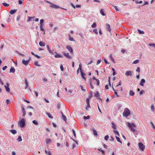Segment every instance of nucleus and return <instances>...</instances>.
I'll use <instances>...</instances> for the list:
<instances>
[{"label":"nucleus","instance_id":"59","mask_svg":"<svg viewBox=\"0 0 155 155\" xmlns=\"http://www.w3.org/2000/svg\"><path fill=\"white\" fill-rule=\"evenodd\" d=\"M80 87H81V90H82L83 91H86L85 89H83V86H81V85H80Z\"/></svg>","mask_w":155,"mask_h":155},{"label":"nucleus","instance_id":"38","mask_svg":"<svg viewBox=\"0 0 155 155\" xmlns=\"http://www.w3.org/2000/svg\"><path fill=\"white\" fill-rule=\"evenodd\" d=\"M2 5L8 7L9 6V4L5 3L4 2L2 3Z\"/></svg>","mask_w":155,"mask_h":155},{"label":"nucleus","instance_id":"11","mask_svg":"<svg viewBox=\"0 0 155 155\" xmlns=\"http://www.w3.org/2000/svg\"><path fill=\"white\" fill-rule=\"evenodd\" d=\"M55 54L54 55V57L56 58H63V56L60 54H58L56 52H55Z\"/></svg>","mask_w":155,"mask_h":155},{"label":"nucleus","instance_id":"44","mask_svg":"<svg viewBox=\"0 0 155 155\" xmlns=\"http://www.w3.org/2000/svg\"><path fill=\"white\" fill-rule=\"evenodd\" d=\"M90 116L88 115V116H87L86 117L85 116H84V117L83 118H84V119H89L90 118Z\"/></svg>","mask_w":155,"mask_h":155},{"label":"nucleus","instance_id":"63","mask_svg":"<svg viewBox=\"0 0 155 155\" xmlns=\"http://www.w3.org/2000/svg\"><path fill=\"white\" fill-rule=\"evenodd\" d=\"M10 103V101L8 99H7L6 100V103L7 105L8 104Z\"/></svg>","mask_w":155,"mask_h":155},{"label":"nucleus","instance_id":"45","mask_svg":"<svg viewBox=\"0 0 155 155\" xmlns=\"http://www.w3.org/2000/svg\"><path fill=\"white\" fill-rule=\"evenodd\" d=\"M32 123L35 125H38V123L36 120H33L32 121Z\"/></svg>","mask_w":155,"mask_h":155},{"label":"nucleus","instance_id":"42","mask_svg":"<svg viewBox=\"0 0 155 155\" xmlns=\"http://www.w3.org/2000/svg\"><path fill=\"white\" fill-rule=\"evenodd\" d=\"M99 95V93L98 91H97L94 94V96L96 97H98Z\"/></svg>","mask_w":155,"mask_h":155},{"label":"nucleus","instance_id":"46","mask_svg":"<svg viewBox=\"0 0 155 155\" xmlns=\"http://www.w3.org/2000/svg\"><path fill=\"white\" fill-rule=\"evenodd\" d=\"M93 32L96 34H98V32L97 31V30L96 29H94L93 30Z\"/></svg>","mask_w":155,"mask_h":155},{"label":"nucleus","instance_id":"39","mask_svg":"<svg viewBox=\"0 0 155 155\" xmlns=\"http://www.w3.org/2000/svg\"><path fill=\"white\" fill-rule=\"evenodd\" d=\"M69 39L71 41H74V39L72 37H71L70 35H69Z\"/></svg>","mask_w":155,"mask_h":155},{"label":"nucleus","instance_id":"2","mask_svg":"<svg viewBox=\"0 0 155 155\" xmlns=\"http://www.w3.org/2000/svg\"><path fill=\"white\" fill-rule=\"evenodd\" d=\"M130 114V110L127 108H125L123 113V115L124 117L127 118Z\"/></svg>","mask_w":155,"mask_h":155},{"label":"nucleus","instance_id":"18","mask_svg":"<svg viewBox=\"0 0 155 155\" xmlns=\"http://www.w3.org/2000/svg\"><path fill=\"white\" fill-rule=\"evenodd\" d=\"M81 77L85 81L86 80V79L84 77V76L85 75V74L84 72H83V71L81 72Z\"/></svg>","mask_w":155,"mask_h":155},{"label":"nucleus","instance_id":"58","mask_svg":"<svg viewBox=\"0 0 155 155\" xmlns=\"http://www.w3.org/2000/svg\"><path fill=\"white\" fill-rule=\"evenodd\" d=\"M44 21V20L43 19H41L40 21V25H41V24H42V23Z\"/></svg>","mask_w":155,"mask_h":155},{"label":"nucleus","instance_id":"22","mask_svg":"<svg viewBox=\"0 0 155 155\" xmlns=\"http://www.w3.org/2000/svg\"><path fill=\"white\" fill-rule=\"evenodd\" d=\"M39 45L41 46H45V43L42 41L39 42Z\"/></svg>","mask_w":155,"mask_h":155},{"label":"nucleus","instance_id":"3","mask_svg":"<svg viewBox=\"0 0 155 155\" xmlns=\"http://www.w3.org/2000/svg\"><path fill=\"white\" fill-rule=\"evenodd\" d=\"M18 124L21 127H24L25 125V122L24 119L23 118L22 119L19 121Z\"/></svg>","mask_w":155,"mask_h":155},{"label":"nucleus","instance_id":"32","mask_svg":"<svg viewBox=\"0 0 155 155\" xmlns=\"http://www.w3.org/2000/svg\"><path fill=\"white\" fill-rule=\"evenodd\" d=\"M81 67H82V65H81V64H80L79 65V68H78V69L79 70H80L81 72H83V71H82V68H81Z\"/></svg>","mask_w":155,"mask_h":155},{"label":"nucleus","instance_id":"6","mask_svg":"<svg viewBox=\"0 0 155 155\" xmlns=\"http://www.w3.org/2000/svg\"><path fill=\"white\" fill-rule=\"evenodd\" d=\"M133 71H127L125 73V75L127 76H131L132 75Z\"/></svg>","mask_w":155,"mask_h":155},{"label":"nucleus","instance_id":"56","mask_svg":"<svg viewBox=\"0 0 155 155\" xmlns=\"http://www.w3.org/2000/svg\"><path fill=\"white\" fill-rule=\"evenodd\" d=\"M96 81L97 82V85H99L100 84V81L98 79H96Z\"/></svg>","mask_w":155,"mask_h":155},{"label":"nucleus","instance_id":"28","mask_svg":"<svg viewBox=\"0 0 155 155\" xmlns=\"http://www.w3.org/2000/svg\"><path fill=\"white\" fill-rule=\"evenodd\" d=\"M113 132L115 134L117 135L118 136H120L117 130H113Z\"/></svg>","mask_w":155,"mask_h":155},{"label":"nucleus","instance_id":"27","mask_svg":"<svg viewBox=\"0 0 155 155\" xmlns=\"http://www.w3.org/2000/svg\"><path fill=\"white\" fill-rule=\"evenodd\" d=\"M112 126V127L114 129L116 130L117 129L116 127L115 124L114 122H112L111 123Z\"/></svg>","mask_w":155,"mask_h":155},{"label":"nucleus","instance_id":"17","mask_svg":"<svg viewBox=\"0 0 155 155\" xmlns=\"http://www.w3.org/2000/svg\"><path fill=\"white\" fill-rule=\"evenodd\" d=\"M109 58H110V59L111 61H112L114 63H115V61L114 60V59L112 57V54H111L110 55Z\"/></svg>","mask_w":155,"mask_h":155},{"label":"nucleus","instance_id":"30","mask_svg":"<svg viewBox=\"0 0 155 155\" xmlns=\"http://www.w3.org/2000/svg\"><path fill=\"white\" fill-rule=\"evenodd\" d=\"M4 87L5 88L6 91L8 92H9L10 89L9 87H7L6 85H5Z\"/></svg>","mask_w":155,"mask_h":155},{"label":"nucleus","instance_id":"8","mask_svg":"<svg viewBox=\"0 0 155 155\" xmlns=\"http://www.w3.org/2000/svg\"><path fill=\"white\" fill-rule=\"evenodd\" d=\"M67 48L69 50V52L72 54L73 53V50L71 47L69 45L66 46Z\"/></svg>","mask_w":155,"mask_h":155},{"label":"nucleus","instance_id":"62","mask_svg":"<svg viewBox=\"0 0 155 155\" xmlns=\"http://www.w3.org/2000/svg\"><path fill=\"white\" fill-rule=\"evenodd\" d=\"M7 68V67L6 66H5L2 68V69L3 70H5Z\"/></svg>","mask_w":155,"mask_h":155},{"label":"nucleus","instance_id":"14","mask_svg":"<svg viewBox=\"0 0 155 155\" xmlns=\"http://www.w3.org/2000/svg\"><path fill=\"white\" fill-rule=\"evenodd\" d=\"M46 143L47 144H49L51 143L52 140L49 138H46L45 139Z\"/></svg>","mask_w":155,"mask_h":155},{"label":"nucleus","instance_id":"15","mask_svg":"<svg viewBox=\"0 0 155 155\" xmlns=\"http://www.w3.org/2000/svg\"><path fill=\"white\" fill-rule=\"evenodd\" d=\"M17 11V9L12 10L10 11V13L11 15H13Z\"/></svg>","mask_w":155,"mask_h":155},{"label":"nucleus","instance_id":"54","mask_svg":"<svg viewBox=\"0 0 155 155\" xmlns=\"http://www.w3.org/2000/svg\"><path fill=\"white\" fill-rule=\"evenodd\" d=\"M136 71L138 72V73H139L140 71V68L139 67H138L137 68V69L136 70Z\"/></svg>","mask_w":155,"mask_h":155},{"label":"nucleus","instance_id":"26","mask_svg":"<svg viewBox=\"0 0 155 155\" xmlns=\"http://www.w3.org/2000/svg\"><path fill=\"white\" fill-rule=\"evenodd\" d=\"M62 118L63 120H64L65 121H66L67 120V119L66 116L64 115L63 114H62Z\"/></svg>","mask_w":155,"mask_h":155},{"label":"nucleus","instance_id":"7","mask_svg":"<svg viewBox=\"0 0 155 155\" xmlns=\"http://www.w3.org/2000/svg\"><path fill=\"white\" fill-rule=\"evenodd\" d=\"M50 7H51V8H55V9L61 8V7H60L59 6L53 4L52 3L51 4V5H50Z\"/></svg>","mask_w":155,"mask_h":155},{"label":"nucleus","instance_id":"55","mask_svg":"<svg viewBox=\"0 0 155 155\" xmlns=\"http://www.w3.org/2000/svg\"><path fill=\"white\" fill-rule=\"evenodd\" d=\"M60 67L61 71H63L64 70V68L62 64L61 65Z\"/></svg>","mask_w":155,"mask_h":155},{"label":"nucleus","instance_id":"21","mask_svg":"<svg viewBox=\"0 0 155 155\" xmlns=\"http://www.w3.org/2000/svg\"><path fill=\"white\" fill-rule=\"evenodd\" d=\"M151 110L152 112H154L155 109L154 106L153 104H152L151 106Z\"/></svg>","mask_w":155,"mask_h":155},{"label":"nucleus","instance_id":"37","mask_svg":"<svg viewBox=\"0 0 155 155\" xmlns=\"http://www.w3.org/2000/svg\"><path fill=\"white\" fill-rule=\"evenodd\" d=\"M97 26V24L96 23L94 22L91 25V27L92 28H95Z\"/></svg>","mask_w":155,"mask_h":155},{"label":"nucleus","instance_id":"40","mask_svg":"<svg viewBox=\"0 0 155 155\" xmlns=\"http://www.w3.org/2000/svg\"><path fill=\"white\" fill-rule=\"evenodd\" d=\"M17 140H18L19 141H21L22 140L21 136H19L18 138L17 139Z\"/></svg>","mask_w":155,"mask_h":155},{"label":"nucleus","instance_id":"20","mask_svg":"<svg viewBox=\"0 0 155 155\" xmlns=\"http://www.w3.org/2000/svg\"><path fill=\"white\" fill-rule=\"evenodd\" d=\"M135 94V93L132 90H130L129 91V95L133 96Z\"/></svg>","mask_w":155,"mask_h":155},{"label":"nucleus","instance_id":"50","mask_svg":"<svg viewBox=\"0 0 155 155\" xmlns=\"http://www.w3.org/2000/svg\"><path fill=\"white\" fill-rule=\"evenodd\" d=\"M104 61L105 63H106L107 64H108L109 63L107 61V60L105 58H104Z\"/></svg>","mask_w":155,"mask_h":155},{"label":"nucleus","instance_id":"19","mask_svg":"<svg viewBox=\"0 0 155 155\" xmlns=\"http://www.w3.org/2000/svg\"><path fill=\"white\" fill-rule=\"evenodd\" d=\"M45 153L47 155H51L50 151L48 150H45Z\"/></svg>","mask_w":155,"mask_h":155},{"label":"nucleus","instance_id":"61","mask_svg":"<svg viewBox=\"0 0 155 155\" xmlns=\"http://www.w3.org/2000/svg\"><path fill=\"white\" fill-rule=\"evenodd\" d=\"M135 2L137 4H138V3L140 4L142 2L141 1H140L139 2H137V0H136Z\"/></svg>","mask_w":155,"mask_h":155},{"label":"nucleus","instance_id":"31","mask_svg":"<svg viewBox=\"0 0 155 155\" xmlns=\"http://www.w3.org/2000/svg\"><path fill=\"white\" fill-rule=\"evenodd\" d=\"M138 31L139 33L140 34H143L144 33V32L143 31H141L140 29H138Z\"/></svg>","mask_w":155,"mask_h":155},{"label":"nucleus","instance_id":"52","mask_svg":"<svg viewBox=\"0 0 155 155\" xmlns=\"http://www.w3.org/2000/svg\"><path fill=\"white\" fill-rule=\"evenodd\" d=\"M98 150L99 151H100L101 152H102V153L103 154H105V152L103 150H102L101 149H98Z\"/></svg>","mask_w":155,"mask_h":155},{"label":"nucleus","instance_id":"64","mask_svg":"<svg viewBox=\"0 0 155 155\" xmlns=\"http://www.w3.org/2000/svg\"><path fill=\"white\" fill-rule=\"evenodd\" d=\"M110 141H113L114 140V138L112 136H111L110 137Z\"/></svg>","mask_w":155,"mask_h":155},{"label":"nucleus","instance_id":"16","mask_svg":"<svg viewBox=\"0 0 155 155\" xmlns=\"http://www.w3.org/2000/svg\"><path fill=\"white\" fill-rule=\"evenodd\" d=\"M15 71V69L14 67H12L10 69V72L14 73Z\"/></svg>","mask_w":155,"mask_h":155},{"label":"nucleus","instance_id":"1","mask_svg":"<svg viewBox=\"0 0 155 155\" xmlns=\"http://www.w3.org/2000/svg\"><path fill=\"white\" fill-rule=\"evenodd\" d=\"M127 126L130 129V130L133 133H134L136 132V130L134 128L136 127V125L133 123H130L129 122L127 123Z\"/></svg>","mask_w":155,"mask_h":155},{"label":"nucleus","instance_id":"49","mask_svg":"<svg viewBox=\"0 0 155 155\" xmlns=\"http://www.w3.org/2000/svg\"><path fill=\"white\" fill-rule=\"evenodd\" d=\"M109 136L108 135H106L104 137V139L106 140H107L109 138Z\"/></svg>","mask_w":155,"mask_h":155},{"label":"nucleus","instance_id":"41","mask_svg":"<svg viewBox=\"0 0 155 155\" xmlns=\"http://www.w3.org/2000/svg\"><path fill=\"white\" fill-rule=\"evenodd\" d=\"M34 64L38 67H40L41 66L40 65L38 64V61L35 62H34Z\"/></svg>","mask_w":155,"mask_h":155},{"label":"nucleus","instance_id":"9","mask_svg":"<svg viewBox=\"0 0 155 155\" xmlns=\"http://www.w3.org/2000/svg\"><path fill=\"white\" fill-rule=\"evenodd\" d=\"M63 54H64V55L66 57V58H69V59H71V57L69 56V54L68 53H65V52H63Z\"/></svg>","mask_w":155,"mask_h":155},{"label":"nucleus","instance_id":"48","mask_svg":"<svg viewBox=\"0 0 155 155\" xmlns=\"http://www.w3.org/2000/svg\"><path fill=\"white\" fill-rule=\"evenodd\" d=\"M144 91L143 90H142L140 91L139 93L140 94V95H142L144 93Z\"/></svg>","mask_w":155,"mask_h":155},{"label":"nucleus","instance_id":"53","mask_svg":"<svg viewBox=\"0 0 155 155\" xmlns=\"http://www.w3.org/2000/svg\"><path fill=\"white\" fill-rule=\"evenodd\" d=\"M33 17H28V19L27 20V21H31V19L33 18Z\"/></svg>","mask_w":155,"mask_h":155},{"label":"nucleus","instance_id":"47","mask_svg":"<svg viewBox=\"0 0 155 155\" xmlns=\"http://www.w3.org/2000/svg\"><path fill=\"white\" fill-rule=\"evenodd\" d=\"M72 131L73 134L74 136V137H76V134L75 132L74 129H72Z\"/></svg>","mask_w":155,"mask_h":155},{"label":"nucleus","instance_id":"33","mask_svg":"<svg viewBox=\"0 0 155 155\" xmlns=\"http://www.w3.org/2000/svg\"><path fill=\"white\" fill-rule=\"evenodd\" d=\"M100 13L103 16L105 15V14L104 12V10L103 9H101L100 10Z\"/></svg>","mask_w":155,"mask_h":155},{"label":"nucleus","instance_id":"25","mask_svg":"<svg viewBox=\"0 0 155 155\" xmlns=\"http://www.w3.org/2000/svg\"><path fill=\"white\" fill-rule=\"evenodd\" d=\"M117 140V141L119 142L120 143H122V141L120 140V138L116 136H115Z\"/></svg>","mask_w":155,"mask_h":155},{"label":"nucleus","instance_id":"4","mask_svg":"<svg viewBox=\"0 0 155 155\" xmlns=\"http://www.w3.org/2000/svg\"><path fill=\"white\" fill-rule=\"evenodd\" d=\"M31 60V58L30 57H29V59L28 60H25L24 59H23L22 61V63L24 65H27L28 64Z\"/></svg>","mask_w":155,"mask_h":155},{"label":"nucleus","instance_id":"10","mask_svg":"<svg viewBox=\"0 0 155 155\" xmlns=\"http://www.w3.org/2000/svg\"><path fill=\"white\" fill-rule=\"evenodd\" d=\"M145 83V81L144 79H142L140 81V85L141 86H144V83Z\"/></svg>","mask_w":155,"mask_h":155},{"label":"nucleus","instance_id":"35","mask_svg":"<svg viewBox=\"0 0 155 155\" xmlns=\"http://www.w3.org/2000/svg\"><path fill=\"white\" fill-rule=\"evenodd\" d=\"M49 53H50V54H52V55H53L54 54V53H53V51H54V50L53 49H52V50H50V49L48 50Z\"/></svg>","mask_w":155,"mask_h":155},{"label":"nucleus","instance_id":"5","mask_svg":"<svg viewBox=\"0 0 155 155\" xmlns=\"http://www.w3.org/2000/svg\"><path fill=\"white\" fill-rule=\"evenodd\" d=\"M138 146L140 149L142 151H143L145 148V146L142 143L140 142L138 143Z\"/></svg>","mask_w":155,"mask_h":155},{"label":"nucleus","instance_id":"57","mask_svg":"<svg viewBox=\"0 0 155 155\" xmlns=\"http://www.w3.org/2000/svg\"><path fill=\"white\" fill-rule=\"evenodd\" d=\"M87 103V107H86V109L87 110V107H88V108H90V105L89 103Z\"/></svg>","mask_w":155,"mask_h":155},{"label":"nucleus","instance_id":"36","mask_svg":"<svg viewBox=\"0 0 155 155\" xmlns=\"http://www.w3.org/2000/svg\"><path fill=\"white\" fill-rule=\"evenodd\" d=\"M139 60H135L133 61L132 64H137L139 63Z\"/></svg>","mask_w":155,"mask_h":155},{"label":"nucleus","instance_id":"60","mask_svg":"<svg viewBox=\"0 0 155 155\" xmlns=\"http://www.w3.org/2000/svg\"><path fill=\"white\" fill-rule=\"evenodd\" d=\"M101 61V60H99L97 61V65L98 64H100Z\"/></svg>","mask_w":155,"mask_h":155},{"label":"nucleus","instance_id":"12","mask_svg":"<svg viewBox=\"0 0 155 155\" xmlns=\"http://www.w3.org/2000/svg\"><path fill=\"white\" fill-rule=\"evenodd\" d=\"M106 29H107V31H111V29L110 28V25L108 24H106Z\"/></svg>","mask_w":155,"mask_h":155},{"label":"nucleus","instance_id":"34","mask_svg":"<svg viewBox=\"0 0 155 155\" xmlns=\"http://www.w3.org/2000/svg\"><path fill=\"white\" fill-rule=\"evenodd\" d=\"M89 80H90V86H91V88L92 89H93L94 88V87L93 86L92 84V82H91V79L90 78V79Z\"/></svg>","mask_w":155,"mask_h":155},{"label":"nucleus","instance_id":"13","mask_svg":"<svg viewBox=\"0 0 155 155\" xmlns=\"http://www.w3.org/2000/svg\"><path fill=\"white\" fill-rule=\"evenodd\" d=\"M22 111L23 113V117H24L26 115V112L25 108L23 107H22Z\"/></svg>","mask_w":155,"mask_h":155},{"label":"nucleus","instance_id":"43","mask_svg":"<svg viewBox=\"0 0 155 155\" xmlns=\"http://www.w3.org/2000/svg\"><path fill=\"white\" fill-rule=\"evenodd\" d=\"M93 133H94V135L95 136H97V132L95 130H93Z\"/></svg>","mask_w":155,"mask_h":155},{"label":"nucleus","instance_id":"29","mask_svg":"<svg viewBox=\"0 0 155 155\" xmlns=\"http://www.w3.org/2000/svg\"><path fill=\"white\" fill-rule=\"evenodd\" d=\"M46 114L49 118L51 119L53 118V117L51 116V115L50 114V113H46Z\"/></svg>","mask_w":155,"mask_h":155},{"label":"nucleus","instance_id":"51","mask_svg":"<svg viewBox=\"0 0 155 155\" xmlns=\"http://www.w3.org/2000/svg\"><path fill=\"white\" fill-rule=\"evenodd\" d=\"M149 46H153L155 47V44L153 43H150L149 45Z\"/></svg>","mask_w":155,"mask_h":155},{"label":"nucleus","instance_id":"24","mask_svg":"<svg viewBox=\"0 0 155 155\" xmlns=\"http://www.w3.org/2000/svg\"><path fill=\"white\" fill-rule=\"evenodd\" d=\"M10 132L13 134H15L17 133V131L15 130H10Z\"/></svg>","mask_w":155,"mask_h":155},{"label":"nucleus","instance_id":"23","mask_svg":"<svg viewBox=\"0 0 155 155\" xmlns=\"http://www.w3.org/2000/svg\"><path fill=\"white\" fill-rule=\"evenodd\" d=\"M25 83L26 85V87H25V89H26L28 87V82H27V80L26 79H25Z\"/></svg>","mask_w":155,"mask_h":155}]
</instances>
